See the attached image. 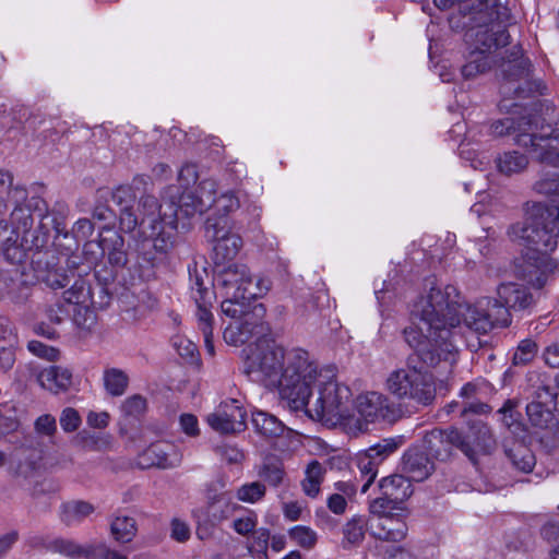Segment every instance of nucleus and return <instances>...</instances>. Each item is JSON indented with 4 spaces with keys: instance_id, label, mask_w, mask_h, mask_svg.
<instances>
[{
    "instance_id": "41",
    "label": "nucleus",
    "mask_w": 559,
    "mask_h": 559,
    "mask_svg": "<svg viewBox=\"0 0 559 559\" xmlns=\"http://www.w3.org/2000/svg\"><path fill=\"white\" fill-rule=\"evenodd\" d=\"M507 455L513 466L524 473H530L535 466L534 454L523 445H518L515 449L508 450Z\"/></svg>"
},
{
    "instance_id": "35",
    "label": "nucleus",
    "mask_w": 559,
    "mask_h": 559,
    "mask_svg": "<svg viewBox=\"0 0 559 559\" xmlns=\"http://www.w3.org/2000/svg\"><path fill=\"white\" fill-rule=\"evenodd\" d=\"M355 464L358 468L360 479L364 480L360 491L361 493H366L378 475L380 464L364 451L356 455Z\"/></svg>"
},
{
    "instance_id": "49",
    "label": "nucleus",
    "mask_w": 559,
    "mask_h": 559,
    "mask_svg": "<svg viewBox=\"0 0 559 559\" xmlns=\"http://www.w3.org/2000/svg\"><path fill=\"white\" fill-rule=\"evenodd\" d=\"M139 207L143 214L141 224L148 221L151 227L153 225L157 226V211L159 209V202L157 199L153 195H144L140 200Z\"/></svg>"
},
{
    "instance_id": "26",
    "label": "nucleus",
    "mask_w": 559,
    "mask_h": 559,
    "mask_svg": "<svg viewBox=\"0 0 559 559\" xmlns=\"http://www.w3.org/2000/svg\"><path fill=\"white\" fill-rule=\"evenodd\" d=\"M178 195V187L171 186L166 189L157 211V226L164 222L173 228L177 227V221L181 216Z\"/></svg>"
},
{
    "instance_id": "2",
    "label": "nucleus",
    "mask_w": 559,
    "mask_h": 559,
    "mask_svg": "<svg viewBox=\"0 0 559 559\" xmlns=\"http://www.w3.org/2000/svg\"><path fill=\"white\" fill-rule=\"evenodd\" d=\"M440 10L456 7L449 17L451 28L465 31L464 39L472 46L468 61L462 67L465 79L487 72L496 62V51L509 44L508 9L499 0H433Z\"/></svg>"
},
{
    "instance_id": "37",
    "label": "nucleus",
    "mask_w": 559,
    "mask_h": 559,
    "mask_svg": "<svg viewBox=\"0 0 559 559\" xmlns=\"http://www.w3.org/2000/svg\"><path fill=\"white\" fill-rule=\"evenodd\" d=\"M136 523L131 516H117L110 524L112 537L119 543L131 542L136 534Z\"/></svg>"
},
{
    "instance_id": "6",
    "label": "nucleus",
    "mask_w": 559,
    "mask_h": 559,
    "mask_svg": "<svg viewBox=\"0 0 559 559\" xmlns=\"http://www.w3.org/2000/svg\"><path fill=\"white\" fill-rule=\"evenodd\" d=\"M409 356L405 366L392 370L384 382L389 394L416 408L431 406L437 397L436 380L431 372L417 368Z\"/></svg>"
},
{
    "instance_id": "59",
    "label": "nucleus",
    "mask_w": 559,
    "mask_h": 559,
    "mask_svg": "<svg viewBox=\"0 0 559 559\" xmlns=\"http://www.w3.org/2000/svg\"><path fill=\"white\" fill-rule=\"evenodd\" d=\"M27 348L34 355L46 358L47 360H56L59 356V352L39 341H31Z\"/></svg>"
},
{
    "instance_id": "21",
    "label": "nucleus",
    "mask_w": 559,
    "mask_h": 559,
    "mask_svg": "<svg viewBox=\"0 0 559 559\" xmlns=\"http://www.w3.org/2000/svg\"><path fill=\"white\" fill-rule=\"evenodd\" d=\"M464 443L471 449L465 454L472 462H476L478 454H488L495 447L492 435L487 425L483 423L473 424L467 433L463 436Z\"/></svg>"
},
{
    "instance_id": "31",
    "label": "nucleus",
    "mask_w": 559,
    "mask_h": 559,
    "mask_svg": "<svg viewBox=\"0 0 559 559\" xmlns=\"http://www.w3.org/2000/svg\"><path fill=\"white\" fill-rule=\"evenodd\" d=\"M498 171L506 176L522 173L528 166V157L515 150L507 151L496 158Z\"/></svg>"
},
{
    "instance_id": "11",
    "label": "nucleus",
    "mask_w": 559,
    "mask_h": 559,
    "mask_svg": "<svg viewBox=\"0 0 559 559\" xmlns=\"http://www.w3.org/2000/svg\"><path fill=\"white\" fill-rule=\"evenodd\" d=\"M216 281L223 295L233 298H261L271 288L269 278H253L247 265L240 263L224 265L217 271Z\"/></svg>"
},
{
    "instance_id": "8",
    "label": "nucleus",
    "mask_w": 559,
    "mask_h": 559,
    "mask_svg": "<svg viewBox=\"0 0 559 559\" xmlns=\"http://www.w3.org/2000/svg\"><path fill=\"white\" fill-rule=\"evenodd\" d=\"M322 368L301 348L287 350L280 390L292 408L305 407L308 390L317 382Z\"/></svg>"
},
{
    "instance_id": "54",
    "label": "nucleus",
    "mask_w": 559,
    "mask_h": 559,
    "mask_svg": "<svg viewBox=\"0 0 559 559\" xmlns=\"http://www.w3.org/2000/svg\"><path fill=\"white\" fill-rule=\"evenodd\" d=\"M59 421L64 432L78 430L82 423L79 412L72 407H67L61 412Z\"/></svg>"
},
{
    "instance_id": "32",
    "label": "nucleus",
    "mask_w": 559,
    "mask_h": 559,
    "mask_svg": "<svg viewBox=\"0 0 559 559\" xmlns=\"http://www.w3.org/2000/svg\"><path fill=\"white\" fill-rule=\"evenodd\" d=\"M251 421L255 430L266 438L280 437L285 430L281 420L262 411L253 412Z\"/></svg>"
},
{
    "instance_id": "47",
    "label": "nucleus",
    "mask_w": 559,
    "mask_h": 559,
    "mask_svg": "<svg viewBox=\"0 0 559 559\" xmlns=\"http://www.w3.org/2000/svg\"><path fill=\"white\" fill-rule=\"evenodd\" d=\"M534 190L545 195H559V171H543Z\"/></svg>"
},
{
    "instance_id": "43",
    "label": "nucleus",
    "mask_w": 559,
    "mask_h": 559,
    "mask_svg": "<svg viewBox=\"0 0 559 559\" xmlns=\"http://www.w3.org/2000/svg\"><path fill=\"white\" fill-rule=\"evenodd\" d=\"M266 493V487L261 481L247 483L240 486L236 491L239 501L247 503H257L261 501Z\"/></svg>"
},
{
    "instance_id": "40",
    "label": "nucleus",
    "mask_w": 559,
    "mask_h": 559,
    "mask_svg": "<svg viewBox=\"0 0 559 559\" xmlns=\"http://www.w3.org/2000/svg\"><path fill=\"white\" fill-rule=\"evenodd\" d=\"M91 298V287L84 278L75 280L73 285L63 293V300L68 305H86Z\"/></svg>"
},
{
    "instance_id": "44",
    "label": "nucleus",
    "mask_w": 559,
    "mask_h": 559,
    "mask_svg": "<svg viewBox=\"0 0 559 559\" xmlns=\"http://www.w3.org/2000/svg\"><path fill=\"white\" fill-rule=\"evenodd\" d=\"M365 521L361 518H354L343 528L344 547L357 546L365 537Z\"/></svg>"
},
{
    "instance_id": "50",
    "label": "nucleus",
    "mask_w": 559,
    "mask_h": 559,
    "mask_svg": "<svg viewBox=\"0 0 559 559\" xmlns=\"http://www.w3.org/2000/svg\"><path fill=\"white\" fill-rule=\"evenodd\" d=\"M222 302V312L233 319H240L246 313V301L252 298H233V296H224Z\"/></svg>"
},
{
    "instance_id": "20",
    "label": "nucleus",
    "mask_w": 559,
    "mask_h": 559,
    "mask_svg": "<svg viewBox=\"0 0 559 559\" xmlns=\"http://www.w3.org/2000/svg\"><path fill=\"white\" fill-rule=\"evenodd\" d=\"M371 535L380 540L400 543L406 535L408 527L403 512H395L392 516H381L371 521Z\"/></svg>"
},
{
    "instance_id": "60",
    "label": "nucleus",
    "mask_w": 559,
    "mask_h": 559,
    "mask_svg": "<svg viewBox=\"0 0 559 559\" xmlns=\"http://www.w3.org/2000/svg\"><path fill=\"white\" fill-rule=\"evenodd\" d=\"M191 536V531H190V527L189 525L179 520V519H174L170 523V537L173 539H175L176 542L178 543H186L187 540H189Z\"/></svg>"
},
{
    "instance_id": "64",
    "label": "nucleus",
    "mask_w": 559,
    "mask_h": 559,
    "mask_svg": "<svg viewBox=\"0 0 559 559\" xmlns=\"http://www.w3.org/2000/svg\"><path fill=\"white\" fill-rule=\"evenodd\" d=\"M91 548L94 549L92 551L93 557L87 559H127L126 556L107 548L104 544H91Z\"/></svg>"
},
{
    "instance_id": "58",
    "label": "nucleus",
    "mask_w": 559,
    "mask_h": 559,
    "mask_svg": "<svg viewBox=\"0 0 559 559\" xmlns=\"http://www.w3.org/2000/svg\"><path fill=\"white\" fill-rule=\"evenodd\" d=\"M258 523L257 515L251 513L247 516L238 518L233 522V528L239 535L246 536L253 533Z\"/></svg>"
},
{
    "instance_id": "51",
    "label": "nucleus",
    "mask_w": 559,
    "mask_h": 559,
    "mask_svg": "<svg viewBox=\"0 0 559 559\" xmlns=\"http://www.w3.org/2000/svg\"><path fill=\"white\" fill-rule=\"evenodd\" d=\"M536 352L537 346L532 340L522 341L513 355V365L520 366L528 364L534 359Z\"/></svg>"
},
{
    "instance_id": "42",
    "label": "nucleus",
    "mask_w": 559,
    "mask_h": 559,
    "mask_svg": "<svg viewBox=\"0 0 559 559\" xmlns=\"http://www.w3.org/2000/svg\"><path fill=\"white\" fill-rule=\"evenodd\" d=\"M290 539L299 547L310 550L318 542V534L309 526L296 525L288 532Z\"/></svg>"
},
{
    "instance_id": "24",
    "label": "nucleus",
    "mask_w": 559,
    "mask_h": 559,
    "mask_svg": "<svg viewBox=\"0 0 559 559\" xmlns=\"http://www.w3.org/2000/svg\"><path fill=\"white\" fill-rule=\"evenodd\" d=\"M380 493L391 501L403 504L413 493L411 480L404 475H390L383 477L379 483Z\"/></svg>"
},
{
    "instance_id": "33",
    "label": "nucleus",
    "mask_w": 559,
    "mask_h": 559,
    "mask_svg": "<svg viewBox=\"0 0 559 559\" xmlns=\"http://www.w3.org/2000/svg\"><path fill=\"white\" fill-rule=\"evenodd\" d=\"M48 549L58 552L60 555L70 557V558H92L91 544L82 546L74 540L66 539V538H56L51 540L48 545Z\"/></svg>"
},
{
    "instance_id": "12",
    "label": "nucleus",
    "mask_w": 559,
    "mask_h": 559,
    "mask_svg": "<svg viewBox=\"0 0 559 559\" xmlns=\"http://www.w3.org/2000/svg\"><path fill=\"white\" fill-rule=\"evenodd\" d=\"M205 237L213 242V260L216 266L231 261L242 247L239 235L231 233L229 221L226 217H207Z\"/></svg>"
},
{
    "instance_id": "14",
    "label": "nucleus",
    "mask_w": 559,
    "mask_h": 559,
    "mask_svg": "<svg viewBox=\"0 0 559 559\" xmlns=\"http://www.w3.org/2000/svg\"><path fill=\"white\" fill-rule=\"evenodd\" d=\"M358 414L367 421L395 423L403 416L401 405L379 392L361 394L356 400Z\"/></svg>"
},
{
    "instance_id": "52",
    "label": "nucleus",
    "mask_w": 559,
    "mask_h": 559,
    "mask_svg": "<svg viewBox=\"0 0 559 559\" xmlns=\"http://www.w3.org/2000/svg\"><path fill=\"white\" fill-rule=\"evenodd\" d=\"M197 305V319L199 329L203 335H207L213 332V314L211 308L213 302H195Z\"/></svg>"
},
{
    "instance_id": "19",
    "label": "nucleus",
    "mask_w": 559,
    "mask_h": 559,
    "mask_svg": "<svg viewBox=\"0 0 559 559\" xmlns=\"http://www.w3.org/2000/svg\"><path fill=\"white\" fill-rule=\"evenodd\" d=\"M402 469L409 480L423 481L435 471V463L421 445H415L404 453Z\"/></svg>"
},
{
    "instance_id": "29",
    "label": "nucleus",
    "mask_w": 559,
    "mask_h": 559,
    "mask_svg": "<svg viewBox=\"0 0 559 559\" xmlns=\"http://www.w3.org/2000/svg\"><path fill=\"white\" fill-rule=\"evenodd\" d=\"M94 510V506L86 501L66 502L60 508V520L67 526H74L82 523Z\"/></svg>"
},
{
    "instance_id": "1",
    "label": "nucleus",
    "mask_w": 559,
    "mask_h": 559,
    "mask_svg": "<svg viewBox=\"0 0 559 559\" xmlns=\"http://www.w3.org/2000/svg\"><path fill=\"white\" fill-rule=\"evenodd\" d=\"M498 298L484 297L468 304L457 288L431 286L413 305L412 323L403 331L405 342L418 358L429 367L444 364L451 370L459 352L452 341L455 329L466 328L477 334H487L496 326H508L510 310H524L533 297L522 285L508 283L497 289Z\"/></svg>"
},
{
    "instance_id": "10",
    "label": "nucleus",
    "mask_w": 559,
    "mask_h": 559,
    "mask_svg": "<svg viewBox=\"0 0 559 559\" xmlns=\"http://www.w3.org/2000/svg\"><path fill=\"white\" fill-rule=\"evenodd\" d=\"M498 68L501 76L500 94L503 97L500 108L510 110L520 107L515 103L507 102L512 97L525 98L537 88L535 80L531 76L530 60L518 49L513 50L508 59L502 58Z\"/></svg>"
},
{
    "instance_id": "15",
    "label": "nucleus",
    "mask_w": 559,
    "mask_h": 559,
    "mask_svg": "<svg viewBox=\"0 0 559 559\" xmlns=\"http://www.w3.org/2000/svg\"><path fill=\"white\" fill-rule=\"evenodd\" d=\"M265 308L262 304L254 305L237 321L225 329L224 338L235 346L249 342L253 336L266 337L269 328L263 322Z\"/></svg>"
},
{
    "instance_id": "18",
    "label": "nucleus",
    "mask_w": 559,
    "mask_h": 559,
    "mask_svg": "<svg viewBox=\"0 0 559 559\" xmlns=\"http://www.w3.org/2000/svg\"><path fill=\"white\" fill-rule=\"evenodd\" d=\"M181 453L170 442L159 441L152 443L139 457L142 467L156 466L159 468H174L180 465Z\"/></svg>"
},
{
    "instance_id": "45",
    "label": "nucleus",
    "mask_w": 559,
    "mask_h": 559,
    "mask_svg": "<svg viewBox=\"0 0 559 559\" xmlns=\"http://www.w3.org/2000/svg\"><path fill=\"white\" fill-rule=\"evenodd\" d=\"M7 193L15 199V202H22L26 199V190L20 186L13 185V174L8 169H0V194Z\"/></svg>"
},
{
    "instance_id": "61",
    "label": "nucleus",
    "mask_w": 559,
    "mask_h": 559,
    "mask_svg": "<svg viewBox=\"0 0 559 559\" xmlns=\"http://www.w3.org/2000/svg\"><path fill=\"white\" fill-rule=\"evenodd\" d=\"M35 430L45 436H52L57 430L56 418L50 414L39 416L35 421Z\"/></svg>"
},
{
    "instance_id": "38",
    "label": "nucleus",
    "mask_w": 559,
    "mask_h": 559,
    "mask_svg": "<svg viewBox=\"0 0 559 559\" xmlns=\"http://www.w3.org/2000/svg\"><path fill=\"white\" fill-rule=\"evenodd\" d=\"M103 379L106 391L112 396L122 395L128 388L129 377L121 369H106Z\"/></svg>"
},
{
    "instance_id": "23",
    "label": "nucleus",
    "mask_w": 559,
    "mask_h": 559,
    "mask_svg": "<svg viewBox=\"0 0 559 559\" xmlns=\"http://www.w3.org/2000/svg\"><path fill=\"white\" fill-rule=\"evenodd\" d=\"M190 293L194 302H213L215 294L211 288L205 267H199L197 263L189 265Z\"/></svg>"
},
{
    "instance_id": "17",
    "label": "nucleus",
    "mask_w": 559,
    "mask_h": 559,
    "mask_svg": "<svg viewBox=\"0 0 559 559\" xmlns=\"http://www.w3.org/2000/svg\"><path fill=\"white\" fill-rule=\"evenodd\" d=\"M247 414L236 400L222 403L217 409L207 416V424L223 433L240 431L246 426Z\"/></svg>"
},
{
    "instance_id": "30",
    "label": "nucleus",
    "mask_w": 559,
    "mask_h": 559,
    "mask_svg": "<svg viewBox=\"0 0 559 559\" xmlns=\"http://www.w3.org/2000/svg\"><path fill=\"white\" fill-rule=\"evenodd\" d=\"M325 473V467L317 460L307 465L305 477L301 480V488L306 496L316 498L319 495Z\"/></svg>"
},
{
    "instance_id": "57",
    "label": "nucleus",
    "mask_w": 559,
    "mask_h": 559,
    "mask_svg": "<svg viewBox=\"0 0 559 559\" xmlns=\"http://www.w3.org/2000/svg\"><path fill=\"white\" fill-rule=\"evenodd\" d=\"M142 225L139 217L133 212L132 207H126L120 210L119 215V227L123 233H132L134 229Z\"/></svg>"
},
{
    "instance_id": "46",
    "label": "nucleus",
    "mask_w": 559,
    "mask_h": 559,
    "mask_svg": "<svg viewBox=\"0 0 559 559\" xmlns=\"http://www.w3.org/2000/svg\"><path fill=\"white\" fill-rule=\"evenodd\" d=\"M369 511L377 519L381 516H392L395 512H404L401 504L391 501L388 497L381 495L373 499L369 504Z\"/></svg>"
},
{
    "instance_id": "25",
    "label": "nucleus",
    "mask_w": 559,
    "mask_h": 559,
    "mask_svg": "<svg viewBox=\"0 0 559 559\" xmlns=\"http://www.w3.org/2000/svg\"><path fill=\"white\" fill-rule=\"evenodd\" d=\"M545 400L533 401L526 405V414L533 426L546 428L554 419L551 406L556 404L554 390H545Z\"/></svg>"
},
{
    "instance_id": "3",
    "label": "nucleus",
    "mask_w": 559,
    "mask_h": 559,
    "mask_svg": "<svg viewBox=\"0 0 559 559\" xmlns=\"http://www.w3.org/2000/svg\"><path fill=\"white\" fill-rule=\"evenodd\" d=\"M490 133L497 138L512 135L516 145L527 148L540 163L559 167V120L545 123L531 112L506 117L490 124Z\"/></svg>"
},
{
    "instance_id": "27",
    "label": "nucleus",
    "mask_w": 559,
    "mask_h": 559,
    "mask_svg": "<svg viewBox=\"0 0 559 559\" xmlns=\"http://www.w3.org/2000/svg\"><path fill=\"white\" fill-rule=\"evenodd\" d=\"M109 236H104L99 240V247L103 253L107 254L111 265L122 267L128 262L127 251L124 249V239L118 233L107 229Z\"/></svg>"
},
{
    "instance_id": "28",
    "label": "nucleus",
    "mask_w": 559,
    "mask_h": 559,
    "mask_svg": "<svg viewBox=\"0 0 559 559\" xmlns=\"http://www.w3.org/2000/svg\"><path fill=\"white\" fill-rule=\"evenodd\" d=\"M239 506L231 500L227 495H218L209 502L205 508V516L207 522L212 525L219 524L221 522L230 518Z\"/></svg>"
},
{
    "instance_id": "16",
    "label": "nucleus",
    "mask_w": 559,
    "mask_h": 559,
    "mask_svg": "<svg viewBox=\"0 0 559 559\" xmlns=\"http://www.w3.org/2000/svg\"><path fill=\"white\" fill-rule=\"evenodd\" d=\"M421 447L431 459L439 461L450 459L454 449L461 450L464 454L471 453V449L464 443L463 435L456 429L433 430L425 436Z\"/></svg>"
},
{
    "instance_id": "13",
    "label": "nucleus",
    "mask_w": 559,
    "mask_h": 559,
    "mask_svg": "<svg viewBox=\"0 0 559 559\" xmlns=\"http://www.w3.org/2000/svg\"><path fill=\"white\" fill-rule=\"evenodd\" d=\"M559 271V262L549 254L522 253L516 265V275L534 288L540 289L550 283Z\"/></svg>"
},
{
    "instance_id": "34",
    "label": "nucleus",
    "mask_w": 559,
    "mask_h": 559,
    "mask_svg": "<svg viewBox=\"0 0 559 559\" xmlns=\"http://www.w3.org/2000/svg\"><path fill=\"white\" fill-rule=\"evenodd\" d=\"M258 475L270 486L278 487L285 478L284 464L278 457L267 456L260 466Z\"/></svg>"
},
{
    "instance_id": "48",
    "label": "nucleus",
    "mask_w": 559,
    "mask_h": 559,
    "mask_svg": "<svg viewBox=\"0 0 559 559\" xmlns=\"http://www.w3.org/2000/svg\"><path fill=\"white\" fill-rule=\"evenodd\" d=\"M146 407V399L140 394H134L123 401L120 409L124 417L139 418L145 413Z\"/></svg>"
},
{
    "instance_id": "4",
    "label": "nucleus",
    "mask_w": 559,
    "mask_h": 559,
    "mask_svg": "<svg viewBox=\"0 0 559 559\" xmlns=\"http://www.w3.org/2000/svg\"><path fill=\"white\" fill-rule=\"evenodd\" d=\"M509 240L522 248V253L548 254L559 240V207L533 203L522 222L507 229Z\"/></svg>"
},
{
    "instance_id": "39",
    "label": "nucleus",
    "mask_w": 559,
    "mask_h": 559,
    "mask_svg": "<svg viewBox=\"0 0 559 559\" xmlns=\"http://www.w3.org/2000/svg\"><path fill=\"white\" fill-rule=\"evenodd\" d=\"M181 217L202 214L210 209V199L201 201L199 195L192 192H183L178 195Z\"/></svg>"
},
{
    "instance_id": "36",
    "label": "nucleus",
    "mask_w": 559,
    "mask_h": 559,
    "mask_svg": "<svg viewBox=\"0 0 559 559\" xmlns=\"http://www.w3.org/2000/svg\"><path fill=\"white\" fill-rule=\"evenodd\" d=\"M402 443L403 437L385 438L369 447L364 452L381 465L384 460L400 449Z\"/></svg>"
},
{
    "instance_id": "7",
    "label": "nucleus",
    "mask_w": 559,
    "mask_h": 559,
    "mask_svg": "<svg viewBox=\"0 0 559 559\" xmlns=\"http://www.w3.org/2000/svg\"><path fill=\"white\" fill-rule=\"evenodd\" d=\"M243 370L253 381L280 389L287 350L273 338L260 337L245 349Z\"/></svg>"
},
{
    "instance_id": "55",
    "label": "nucleus",
    "mask_w": 559,
    "mask_h": 559,
    "mask_svg": "<svg viewBox=\"0 0 559 559\" xmlns=\"http://www.w3.org/2000/svg\"><path fill=\"white\" fill-rule=\"evenodd\" d=\"M214 205L218 212H223L225 215H227L228 213L239 209L240 199L233 191H228L221 194L216 199Z\"/></svg>"
},
{
    "instance_id": "53",
    "label": "nucleus",
    "mask_w": 559,
    "mask_h": 559,
    "mask_svg": "<svg viewBox=\"0 0 559 559\" xmlns=\"http://www.w3.org/2000/svg\"><path fill=\"white\" fill-rule=\"evenodd\" d=\"M112 202L121 209L132 207L135 200V193L131 186L122 185L117 187L111 193Z\"/></svg>"
},
{
    "instance_id": "62",
    "label": "nucleus",
    "mask_w": 559,
    "mask_h": 559,
    "mask_svg": "<svg viewBox=\"0 0 559 559\" xmlns=\"http://www.w3.org/2000/svg\"><path fill=\"white\" fill-rule=\"evenodd\" d=\"M216 189H217V185H216L215 180L205 179L200 183V186L198 188L197 195H199L201 201L207 200V198H209L210 199V209H211L217 199L215 197Z\"/></svg>"
},
{
    "instance_id": "5",
    "label": "nucleus",
    "mask_w": 559,
    "mask_h": 559,
    "mask_svg": "<svg viewBox=\"0 0 559 559\" xmlns=\"http://www.w3.org/2000/svg\"><path fill=\"white\" fill-rule=\"evenodd\" d=\"M307 395V405L294 411H302L317 420L343 419L347 416L352 392L347 385L337 381L334 368H322Z\"/></svg>"
},
{
    "instance_id": "56",
    "label": "nucleus",
    "mask_w": 559,
    "mask_h": 559,
    "mask_svg": "<svg viewBox=\"0 0 559 559\" xmlns=\"http://www.w3.org/2000/svg\"><path fill=\"white\" fill-rule=\"evenodd\" d=\"M44 282L52 289L66 287L70 283L69 274L62 269H50L47 271Z\"/></svg>"
},
{
    "instance_id": "9",
    "label": "nucleus",
    "mask_w": 559,
    "mask_h": 559,
    "mask_svg": "<svg viewBox=\"0 0 559 559\" xmlns=\"http://www.w3.org/2000/svg\"><path fill=\"white\" fill-rule=\"evenodd\" d=\"M151 228L150 235L143 231L136 240L138 267L144 281L155 280L158 272L169 269L175 248V234L157 230L156 225Z\"/></svg>"
},
{
    "instance_id": "22",
    "label": "nucleus",
    "mask_w": 559,
    "mask_h": 559,
    "mask_svg": "<svg viewBox=\"0 0 559 559\" xmlns=\"http://www.w3.org/2000/svg\"><path fill=\"white\" fill-rule=\"evenodd\" d=\"M37 379L44 389L58 394L71 386L72 371L61 366H49L38 373Z\"/></svg>"
},
{
    "instance_id": "63",
    "label": "nucleus",
    "mask_w": 559,
    "mask_h": 559,
    "mask_svg": "<svg viewBox=\"0 0 559 559\" xmlns=\"http://www.w3.org/2000/svg\"><path fill=\"white\" fill-rule=\"evenodd\" d=\"M16 343V335L11 322L5 318H0V346H15Z\"/></svg>"
}]
</instances>
